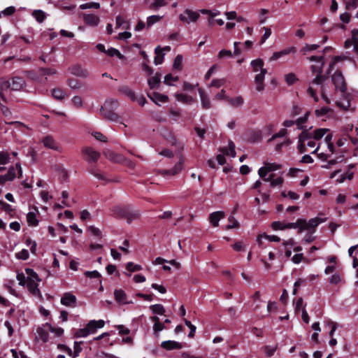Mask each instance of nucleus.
Here are the masks:
<instances>
[{
  "label": "nucleus",
  "instance_id": "nucleus-56",
  "mask_svg": "<svg viewBox=\"0 0 358 358\" xmlns=\"http://www.w3.org/2000/svg\"><path fill=\"white\" fill-rule=\"evenodd\" d=\"M184 322L189 327V329H190L188 336L189 338H193L194 336V334L196 329V327L193 325L190 321L186 319H184Z\"/></svg>",
  "mask_w": 358,
  "mask_h": 358
},
{
  "label": "nucleus",
  "instance_id": "nucleus-19",
  "mask_svg": "<svg viewBox=\"0 0 358 358\" xmlns=\"http://www.w3.org/2000/svg\"><path fill=\"white\" fill-rule=\"evenodd\" d=\"M224 217V213L222 211H216L212 213L209 216V220L213 227H217L219 221Z\"/></svg>",
  "mask_w": 358,
  "mask_h": 358
},
{
  "label": "nucleus",
  "instance_id": "nucleus-57",
  "mask_svg": "<svg viewBox=\"0 0 358 358\" xmlns=\"http://www.w3.org/2000/svg\"><path fill=\"white\" fill-rule=\"evenodd\" d=\"M285 225H286V223H285V222H282L280 221H275V222H272L271 227L274 230H285V229H286Z\"/></svg>",
  "mask_w": 358,
  "mask_h": 358
},
{
  "label": "nucleus",
  "instance_id": "nucleus-31",
  "mask_svg": "<svg viewBox=\"0 0 358 358\" xmlns=\"http://www.w3.org/2000/svg\"><path fill=\"white\" fill-rule=\"evenodd\" d=\"M227 101L234 107L241 106L244 102L243 98L241 96L235 98L227 97Z\"/></svg>",
  "mask_w": 358,
  "mask_h": 358
},
{
  "label": "nucleus",
  "instance_id": "nucleus-64",
  "mask_svg": "<svg viewBox=\"0 0 358 358\" xmlns=\"http://www.w3.org/2000/svg\"><path fill=\"white\" fill-rule=\"evenodd\" d=\"M115 328L118 330L120 335H129L131 332L130 329L122 324L117 325Z\"/></svg>",
  "mask_w": 358,
  "mask_h": 358
},
{
  "label": "nucleus",
  "instance_id": "nucleus-63",
  "mask_svg": "<svg viewBox=\"0 0 358 358\" xmlns=\"http://www.w3.org/2000/svg\"><path fill=\"white\" fill-rule=\"evenodd\" d=\"M329 111H331V110L328 107H322L320 109L315 110V114L319 117L327 115Z\"/></svg>",
  "mask_w": 358,
  "mask_h": 358
},
{
  "label": "nucleus",
  "instance_id": "nucleus-48",
  "mask_svg": "<svg viewBox=\"0 0 358 358\" xmlns=\"http://www.w3.org/2000/svg\"><path fill=\"white\" fill-rule=\"evenodd\" d=\"M162 19L159 15H151L147 18V27H150L155 23L159 22Z\"/></svg>",
  "mask_w": 358,
  "mask_h": 358
},
{
  "label": "nucleus",
  "instance_id": "nucleus-58",
  "mask_svg": "<svg viewBox=\"0 0 358 358\" xmlns=\"http://www.w3.org/2000/svg\"><path fill=\"white\" fill-rule=\"evenodd\" d=\"M83 343L82 341H75L74 342V346H73V348H74V350L73 352V355L74 357H78L79 355V354L82 351V348H81V344Z\"/></svg>",
  "mask_w": 358,
  "mask_h": 358
},
{
  "label": "nucleus",
  "instance_id": "nucleus-27",
  "mask_svg": "<svg viewBox=\"0 0 358 358\" xmlns=\"http://www.w3.org/2000/svg\"><path fill=\"white\" fill-rule=\"evenodd\" d=\"M221 152L225 155H230L232 157L236 156L235 145L233 141H229V147H224L221 149Z\"/></svg>",
  "mask_w": 358,
  "mask_h": 358
},
{
  "label": "nucleus",
  "instance_id": "nucleus-44",
  "mask_svg": "<svg viewBox=\"0 0 358 358\" xmlns=\"http://www.w3.org/2000/svg\"><path fill=\"white\" fill-rule=\"evenodd\" d=\"M99 8H100V4L96 2L85 3H83L80 6V8L82 10L91 9V8L98 9Z\"/></svg>",
  "mask_w": 358,
  "mask_h": 358
},
{
  "label": "nucleus",
  "instance_id": "nucleus-11",
  "mask_svg": "<svg viewBox=\"0 0 358 358\" xmlns=\"http://www.w3.org/2000/svg\"><path fill=\"white\" fill-rule=\"evenodd\" d=\"M114 297L115 301L120 304H129L131 303V301H127V296L122 289L114 291Z\"/></svg>",
  "mask_w": 358,
  "mask_h": 358
},
{
  "label": "nucleus",
  "instance_id": "nucleus-55",
  "mask_svg": "<svg viewBox=\"0 0 358 358\" xmlns=\"http://www.w3.org/2000/svg\"><path fill=\"white\" fill-rule=\"evenodd\" d=\"M16 258L22 260H27L29 259V254L27 250L22 249L20 252L16 253Z\"/></svg>",
  "mask_w": 358,
  "mask_h": 358
},
{
  "label": "nucleus",
  "instance_id": "nucleus-26",
  "mask_svg": "<svg viewBox=\"0 0 358 358\" xmlns=\"http://www.w3.org/2000/svg\"><path fill=\"white\" fill-rule=\"evenodd\" d=\"M27 286L29 291L34 295L40 294V290L38 288V284L33 279H27Z\"/></svg>",
  "mask_w": 358,
  "mask_h": 358
},
{
  "label": "nucleus",
  "instance_id": "nucleus-17",
  "mask_svg": "<svg viewBox=\"0 0 358 358\" xmlns=\"http://www.w3.org/2000/svg\"><path fill=\"white\" fill-rule=\"evenodd\" d=\"M296 52V48L295 47H290L289 48L282 50L280 52H274L273 54V55L271 56V57L270 58V60L271 61L277 60L284 55H288L291 52Z\"/></svg>",
  "mask_w": 358,
  "mask_h": 358
},
{
  "label": "nucleus",
  "instance_id": "nucleus-39",
  "mask_svg": "<svg viewBox=\"0 0 358 358\" xmlns=\"http://www.w3.org/2000/svg\"><path fill=\"white\" fill-rule=\"evenodd\" d=\"M88 335H90L89 331L87 330V326H85V328L77 329L74 333L73 336L75 338H85L87 337Z\"/></svg>",
  "mask_w": 358,
  "mask_h": 358
},
{
  "label": "nucleus",
  "instance_id": "nucleus-1",
  "mask_svg": "<svg viewBox=\"0 0 358 358\" xmlns=\"http://www.w3.org/2000/svg\"><path fill=\"white\" fill-rule=\"evenodd\" d=\"M118 106L119 103L115 99L106 101L104 106L100 108L101 115L110 121L122 123L121 117L114 112Z\"/></svg>",
  "mask_w": 358,
  "mask_h": 358
},
{
  "label": "nucleus",
  "instance_id": "nucleus-41",
  "mask_svg": "<svg viewBox=\"0 0 358 358\" xmlns=\"http://www.w3.org/2000/svg\"><path fill=\"white\" fill-rule=\"evenodd\" d=\"M342 60H343V57H341V56H334L332 59V62L329 64V69L325 74L328 75V76H329L331 71L334 69L336 64Z\"/></svg>",
  "mask_w": 358,
  "mask_h": 358
},
{
  "label": "nucleus",
  "instance_id": "nucleus-40",
  "mask_svg": "<svg viewBox=\"0 0 358 358\" xmlns=\"http://www.w3.org/2000/svg\"><path fill=\"white\" fill-rule=\"evenodd\" d=\"M120 27H122V28L125 29L129 28L128 23L124 20V17L121 15H117L116 17V27L119 28Z\"/></svg>",
  "mask_w": 358,
  "mask_h": 358
},
{
  "label": "nucleus",
  "instance_id": "nucleus-54",
  "mask_svg": "<svg viewBox=\"0 0 358 358\" xmlns=\"http://www.w3.org/2000/svg\"><path fill=\"white\" fill-rule=\"evenodd\" d=\"M37 333L43 342L48 341L49 336L48 333L45 329L42 327H38L37 329Z\"/></svg>",
  "mask_w": 358,
  "mask_h": 358
},
{
  "label": "nucleus",
  "instance_id": "nucleus-14",
  "mask_svg": "<svg viewBox=\"0 0 358 358\" xmlns=\"http://www.w3.org/2000/svg\"><path fill=\"white\" fill-rule=\"evenodd\" d=\"M267 73L266 69H262V71L255 76V81L257 83V90L261 92L264 90V80L265 74Z\"/></svg>",
  "mask_w": 358,
  "mask_h": 358
},
{
  "label": "nucleus",
  "instance_id": "nucleus-2",
  "mask_svg": "<svg viewBox=\"0 0 358 358\" xmlns=\"http://www.w3.org/2000/svg\"><path fill=\"white\" fill-rule=\"evenodd\" d=\"M111 211L114 217L126 219L129 224L139 217V213L137 210H132L129 206H114Z\"/></svg>",
  "mask_w": 358,
  "mask_h": 358
},
{
  "label": "nucleus",
  "instance_id": "nucleus-47",
  "mask_svg": "<svg viewBox=\"0 0 358 358\" xmlns=\"http://www.w3.org/2000/svg\"><path fill=\"white\" fill-rule=\"evenodd\" d=\"M11 84L10 80H4L3 78L0 79V92L7 91L10 88Z\"/></svg>",
  "mask_w": 358,
  "mask_h": 358
},
{
  "label": "nucleus",
  "instance_id": "nucleus-50",
  "mask_svg": "<svg viewBox=\"0 0 358 358\" xmlns=\"http://www.w3.org/2000/svg\"><path fill=\"white\" fill-rule=\"evenodd\" d=\"M26 273L29 275L28 279H33L34 280L40 281V278L38 277V275L34 271V269L30 268H25Z\"/></svg>",
  "mask_w": 358,
  "mask_h": 358
},
{
  "label": "nucleus",
  "instance_id": "nucleus-29",
  "mask_svg": "<svg viewBox=\"0 0 358 358\" xmlns=\"http://www.w3.org/2000/svg\"><path fill=\"white\" fill-rule=\"evenodd\" d=\"M155 52L156 54V56L154 59V63L155 65H159L163 62L164 60V54L162 53V50L160 48V46H157L155 50Z\"/></svg>",
  "mask_w": 358,
  "mask_h": 358
},
{
  "label": "nucleus",
  "instance_id": "nucleus-61",
  "mask_svg": "<svg viewBox=\"0 0 358 358\" xmlns=\"http://www.w3.org/2000/svg\"><path fill=\"white\" fill-rule=\"evenodd\" d=\"M324 65V62H321L320 65H312L310 66L311 71L313 73L322 74V69Z\"/></svg>",
  "mask_w": 358,
  "mask_h": 358
},
{
  "label": "nucleus",
  "instance_id": "nucleus-35",
  "mask_svg": "<svg viewBox=\"0 0 358 358\" xmlns=\"http://www.w3.org/2000/svg\"><path fill=\"white\" fill-rule=\"evenodd\" d=\"M313 139L312 132H308L307 129H303L300 135L299 136V141L306 142Z\"/></svg>",
  "mask_w": 358,
  "mask_h": 358
},
{
  "label": "nucleus",
  "instance_id": "nucleus-13",
  "mask_svg": "<svg viewBox=\"0 0 358 358\" xmlns=\"http://www.w3.org/2000/svg\"><path fill=\"white\" fill-rule=\"evenodd\" d=\"M76 297L70 292L64 294L61 298V303L66 306H75Z\"/></svg>",
  "mask_w": 358,
  "mask_h": 358
},
{
  "label": "nucleus",
  "instance_id": "nucleus-22",
  "mask_svg": "<svg viewBox=\"0 0 358 358\" xmlns=\"http://www.w3.org/2000/svg\"><path fill=\"white\" fill-rule=\"evenodd\" d=\"M90 164L87 167V171L96 177L97 179L101 180H106V177L101 173L98 171L96 166L92 163H90Z\"/></svg>",
  "mask_w": 358,
  "mask_h": 358
},
{
  "label": "nucleus",
  "instance_id": "nucleus-18",
  "mask_svg": "<svg viewBox=\"0 0 358 358\" xmlns=\"http://www.w3.org/2000/svg\"><path fill=\"white\" fill-rule=\"evenodd\" d=\"M148 85L151 90L158 89L161 83V74L157 73L148 80Z\"/></svg>",
  "mask_w": 358,
  "mask_h": 358
},
{
  "label": "nucleus",
  "instance_id": "nucleus-10",
  "mask_svg": "<svg viewBox=\"0 0 358 358\" xmlns=\"http://www.w3.org/2000/svg\"><path fill=\"white\" fill-rule=\"evenodd\" d=\"M10 89L13 91L21 90L26 85L24 79L22 77L14 76L12 78V83H10Z\"/></svg>",
  "mask_w": 358,
  "mask_h": 358
},
{
  "label": "nucleus",
  "instance_id": "nucleus-33",
  "mask_svg": "<svg viewBox=\"0 0 358 358\" xmlns=\"http://www.w3.org/2000/svg\"><path fill=\"white\" fill-rule=\"evenodd\" d=\"M327 131H329L328 129H325V128L317 129L315 130L313 132H312L313 138L315 140H320L325 135V134Z\"/></svg>",
  "mask_w": 358,
  "mask_h": 358
},
{
  "label": "nucleus",
  "instance_id": "nucleus-25",
  "mask_svg": "<svg viewBox=\"0 0 358 358\" xmlns=\"http://www.w3.org/2000/svg\"><path fill=\"white\" fill-rule=\"evenodd\" d=\"M119 92L122 94L126 95L127 97H129L131 100L135 101L136 100V94L135 92L130 89L127 85H123L120 87Z\"/></svg>",
  "mask_w": 358,
  "mask_h": 358
},
{
  "label": "nucleus",
  "instance_id": "nucleus-52",
  "mask_svg": "<svg viewBox=\"0 0 358 358\" xmlns=\"http://www.w3.org/2000/svg\"><path fill=\"white\" fill-rule=\"evenodd\" d=\"M126 268L129 272H135L141 270L142 267L141 265L134 264L133 262H128Z\"/></svg>",
  "mask_w": 358,
  "mask_h": 358
},
{
  "label": "nucleus",
  "instance_id": "nucleus-23",
  "mask_svg": "<svg viewBox=\"0 0 358 358\" xmlns=\"http://www.w3.org/2000/svg\"><path fill=\"white\" fill-rule=\"evenodd\" d=\"M199 93L201 98V106L204 109H208L210 108V101L208 98L204 90L201 88L199 89Z\"/></svg>",
  "mask_w": 358,
  "mask_h": 358
},
{
  "label": "nucleus",
  "instance_id": "nucleus-6",
  "mask_svg": "<svg viewBox=\"0 0 358 358\" xmlns=\"http://www.w3.org/2000/svg\"><path fill=\"white\" fill-rule=\"evenodd\" d=\"M199 17L200 15L198 12L193 11L190 9H186L179 15V19L180 21L189 24L191 22H196Z\"/></svg>",
  "mask_w": 358,
  "mask_h": 358
},
{
  "label": "nucleus",
  "instance_id": "nucleus-8",
  "mask_svg": "<svg viewBox=\"0 0 358 358\" xmlns=\"http://www.w3.org/2000/svg\"><path fill=\"white\" fill-rule=\"evenodd\" d=\"M69 72L76 76L85 78L89 73L86 69L82 67L80 64H73L69 67Z\"/></svg>",
  "mask_w": 358,
  "mask_h": 358
},
{
  "label": "nucleus",
  "instance_id": "nucleus-51",
  "mask_svg": "<svg viewBox=\"0 0 358 358\" xmlns=\"http://www.w3.org/2000/svg\"><path fill=\"white\" fill-rule=\"evenodd\" d=\"M10 161V156L7 152H0V165H5Z\"/></svg>",
  "mask_w": 358,
  "mask_h": 358
},
{
  "label": "nucleus",
  "instance_id": "nucleus-15",
  "mask_svg": "<svg viewBox=\"0 0 358 358\" xmlns=\"http://www.w3.org/2000/svg\"><path fill=\"white\" fill-rule=\"evenodd\" d=\"M161 347L166 350H172L175 349H181L182 345L180 343L175 341H165L162 343Z\"/></svg>",
  "mask_w": 358,
  "mask_h": 358
},
{
  "label": "nucleus",
  "instance_id": "nucleus-46",
  "mask_svg": "<svg viewBox=\"0 0 358 358\" xmlns=\"http://www.w3.org/2000/svg\"><path fill=\"white\" fill-rule=\"evenodd\" d=\"M182 57L181 55H178L176 57L173 62V67L174 69L180 71L182 69Z\"/></svg>",
  "mask_w": 358,
  "mask_h": 358
},
{
  "label": "nucleus",
  "instance_id": "nucleus-9",
  "mask_svg": "<svg viewBox=\"0 0 358 358\" xmlns=\"http://www.w3.org/2000/svg\"><path fill=\"white\" fill-rule=\"evenodd\" d=\"M16 178V169L14 166L8 168L7 173L0 176V185H3L8 181H13Z\"/></svg>",
  "mask_w": 358,
  "mask_h": 358
},
{
  "label": "nucleus",
  "instance_id": "nucleus-49",
  "mask_svg": "<svg viewBox=\"0 0 358 358\" xmlns=\"http://www.w3.org/2000/svg\"><path fill=\"white\" fill-rule=\"evenodd\" d=\"M165 0H154L153 3L150 4V8L151 10H157L160 7L166 6Z\"/></svg>",
  "mask_w": 358,
  "mask_h": 358
},
{
  "label": "nucleus",
  "instance_id": "nucleus-4",
  "mask_svg": "<svg viewBox=\"0 0 358 358\" xmlns=\"http://www.w3.org/2000/svg\"><path fill=\"white\" fill-rule=\"evenodd\" d=\"M82 153L85 160L88 163H96L101 156V154L99 152L95 151L91 147L83 148Z\"/></svg>",
  "mask_w": 358,
  "mask_h": 358
},
{
  "label": "nucleus",
  "instance_id": "nucleus-3",
  "mask_svg": "<svg viewBox=\"0 0 358 358\" xmlns=\"http://www.w3.org/2000/svg\"><path fill=\"white\" fill-rule=\"evenodd\" d=\"M331 80L336 90L345 94L347 91V84L345 78L340 70H336L331 76Z\"/></svg>",
  "mask_w": 358,
  "mask_h": 358
},
{
  "label": "nucleus",
  "instance_id": "nucleus-20",
  "mask_svg": "<svg viewBox=\"0 0 358 358\" xmlns=\"http://www.w3.org/2000/svg\"><path fill=\"white\" fill-rule=\"evenodd\" d=\"M326 219H322L319 217H315L310 219L308 222L306 220V225L304 226V230H308L310 229H315L319 224L324 222Z\"/></svg>",
  "mask_w": 358,
  "mask_h": 358
},
{
  "label": "nucleus",
  "instance_id": "nucleus-53",
  "mask_svg": "<svg viewBox=\"0 0 358 358\" xmlns=\"http://www.w3.org/2000/svg\"><path fill=\"white\" fill-rule=\"evenodd\" d=\"M67 84L71 89H79L80 87L79 80L76 78H69L67 80Z\"/></svg>",
  "mask_w": 358,
  "mask_h": 358
},
{
  "label": "nucleus",
  "instance_id": "nucleus-45",
  "mask_svg": "<svg viewBox=\"0 0 358 358\" xmlns=\"http://www.w3.org/2000/svg\"><path fill=\"white\" fill-rule=\"evenodd\" d=\"M52 95L55 99L62 100L64 97V92L61 89L55 88L52 90Z\"/></svg>",
  "mask_w": 358,
  "mask_h": 358
},
{
  "label": "nucleus",
  "instance_id": "nucleus-42",
  "mask_svg": "<svg viewBox=\"0 0 358 358\" xmlns=\"http://www.w3.org/2000/svg\"><path fill=\"white\" fill-rule=\"evenodd\" d=\"M106 54L110 57L117 56L119 59L124 58V56L121 54V52L117 49L114 48L108 49L106 52Z\"/></svg>",
  "mask_w": 358,
  "mask_h": 358
},
{
  "label": "nucleus",
  "instance_id": "nucleus-30",
  "mask_svg": "<svg viewBox=\"0 0 358 358\" xmlns=\"http://www.w3.org/2000/svg\"><path fill=\"white\" fill-rule=\"evenodd\" d=\"M27 221L29 226L36 227L38 224V220L36 219V213L29 212L27 215Z\"/></svg>",
  "mask_w": 358,
  "mask_h": 358
},
{
  "label": "nucleus",
  "instance_id": "nucleus-5",
  "mask_svg": "<svg viewBox=\"0 0 358 358\" xmlns=\"http://www.w3.org/2000/svg\"><path fill=\"white\" fill-rule=\"evenodd\" d=\"M244 140L249 143H259L262 140V133L259 129H250L243 134Z\"/></svg>",
  "mask_w": 358,
  "mask_h": 358
},
{
  "label": "nucleus",
  "instance_id": "nucleus-34",
  "mask_svg": "<svg viewBox=\"0 0 358 358\" xmlns=\"http://www.w3.org/2000/svg\"><path fill=\"white\" fill-rule=\"evenodd\" d=\"M310 114V111H307L303 117L298 118L295 121L296 124L298 127V129H303L304 127L303 126V124L307 122Z\"/></svg>",
  "mask_w": 358,
  "mask_h": 358
},
{
  "label": "nucleus",
  "instance_id": "nucleus-21",
  "mask_svg": "<svg viewBox=\"0 0 358 358\" xmlns=\"http://www.w3.org/2000/svg\"><path fill=\"white\" fill-rule=\"evenodd\" d=\"M83 20L90 26H96L99 22V17L94 14H84Z\"/></svg>",
  "mask_w": 358,
  "mask_h": 358
},
{
  "label": "nucleus",
  "instance_id": "nucleus-37",
  "mask_svg": "<svg viewBox=\"0 0 358 358\" xmlns=\"http://www.w3.org/2000/svg\"><path fill=\"white\" fill-rule=\"evenodd\" d=\"M32 15L39 23L43 22L45 19V13L41 10H35L32 13Z\"/></svg>",
  "mask_w": 358,
  "mask_h": 358
},
{
  "label": "nucleus",
  "instance_id": "nucleus-32",
  "mask_svg": "<svg viewBox=\"0 0 358 358\" xmlns=\"http://www.w3.org/2000/svg\"><path fill=\"white\" fill-rule=\"evenodd\" d=\"M150 309L154 314L162 315L165 313V308L162 304L151 305Z\"/></svg>",
  "mask_w": 358,
  "mask_h": 358
},
{
  "label": "nucleus",
  "instance_id": "nucleus-62",
  "mask_svg": "<svg viewBox=\"0 0 358 358\" xmlns=\"http://www.w3.org/2000/svg\"><path fill=\"white\" fill-rule=\"evenodd\" d=\"M297 80V78L295 76V74L291 73H288L285 76V81L287 83L288 85H292L294 84V83Z\"/></svg>",
  "mask_w": 358,
  "mask_h": 358
},
{
  "label": "nucleus",
  "instance_id": "nucleus-59",
  "mask_svg": "<svg viewBox=\"0 0 358 358\" xmlns=\"http://www.w3.org/2000/svg\"><path fill=\"white\" fill-rule=\"evenodd\" d=\"M287 134V129H281L278 133L273 134L271 138L268 139V142H271L277 138H281L285 136Z\"/></svg>",
  "mask_w": 358,
  "mask_h": 358
},
{
  "label": "nucleus",
  "instance_id": "nucleus-60",
  "mask_svg": "<svg viewBox=\"0 0 358 358\" xmlns=\"http://www.w3.org/2000/svg\"><path fill=\"white\" fill-rule=\"evenodd\" d=\"M346 9H354L358 6V0H344Z\"/></svg>",
  "mask_w": 358,
  "mask_h": 358
},
{
  "label": "nucleus",
  "instance_id": "nucleus-16",
  "mask_svg": "<svg viewBox=\"0 0 358 358\" xmlns=\"http://www.w3.org/2000/svg\"><path fill=\"white\" fill-rule=\"evenodd\" d=\"M306 225L305 219H298L296 222L286 223L285 227L287 229H296L299 228V232L301 233L304 230V226Z\"/></svg>",
  "mask_w": 358,
  "mask_h": 358
},
{
  "label": "nucleus",
  "instance_id": "nucleus-38",
  "mask_svg": "<svg viewBox=\"0 0 358 358\" xmlns=\"http://www.w3.org/2000/svg\"><path fill=\"white\" fill-rule=\"evenodd\" d=\"M328 75L326 74H317L316 77L312 80V84L315 85H321L326 80L328 79Z\"/></svg>",
  "mask_w": 358,
  "mask_h": 358
},
{
  "label": "nucleus",
  "instance_id": "nucleus-28",
  "mask_svg": "<svg viewBox=\"0 0 358 358\" xmlns=\"http://www.w3.org/2000/svg\"><path fill=\"white\" fill-rule=\"evenodd\" d=\"M176 98L178 101L187 104H191L194 101L192 96L186 94L178 93L176 94Z\"/></svg>",
  "mask_w": 358,
  "mask_h": 358
},
{
  "label": "nucleus",
  "instance_id": "nucleus-43",
  "mask_svg": "<svg viewBox=\"0 0 358 358\" xmlns=\"http://www.w3.org/2000/svg\"><path fill=\"white\" fill-rule=\"evenodd\" d=\"M320 47V45L317 44H306L304 47H303L301 50V52L303 55H306L308 52L313 51L317 50Z\"/></svg>",
  "mask_w": 358,
  "mask_h": 358
},
{
  "label": "nucleus",
  "instance_id": "nucleus-12",
  "mask_svg": "<svg viewBox=\"0 0 358 358\" xmlns=\"http://www.w3.org/2000/svg\"><path fill=\"white\" fill-rule=\"evenodd\" d=\"M42 142L43 145L47 148L52 149L53 150L61 151L60 147L51 136H45L43 139Z\"/></svg>",
  "mask_w": 358,
  "mask_h": 358
},
{
  "label": "nucleus",
  "instance_id": "nucleus-7",
  "mask_svg": "<svg viewBox=\"0 0 358 358\" xmlns=\"http://www.w3.org/2000/svg\"><path fill=\"white\" fill-rule=\"evenodd\" d=\"M184 159L180 157L179 162L176 164L173 168L171 169H162L159 171L162 176L166 177L167 176H176L183 169Z\"/></svg>",
  "mask_w": 358,
  "mask_h": 358
},
{
  "label": "nucleus",
  "instance_id": "nucleus-36",
  "mask_svg": "<svg viewBox=\"0 0 358 358\" xmlns=\"http://www.w3.org/2000/svg\"><path fill=\"white\" fill-rule=\"evenodd\" d=\"M251 65L252 66L253 71L255 72H257L259 70L262 71V69H264L263 68L264 62L261 59L252 60L251 62Z\"/></svg>",
  "mask_w": 358,
  "mask_h": 358
},
{
  "label": "nucleus",
  "instance_id": "nucleus-24",
  "mask_svg": "<svg viewBox=\"0 0 358 358\" xmlns=\"http://www.w3.org/2000/svg\"><path fill=\"white\" fill-rule=\"evenodd\" d=\"M148 96L156 103L159 104L158 102L165 103L169 101V97L166 95L162 94L159 92H153L152 96L148 95Z\"/></svg>",
  "mask_w": 358,
  "mask_h": 358
}]
</instances>
